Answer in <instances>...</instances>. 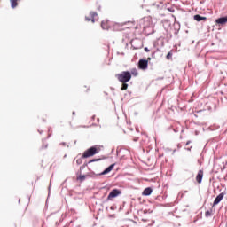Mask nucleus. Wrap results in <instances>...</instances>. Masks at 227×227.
I'll use <instances>...</instances> for the list:
<instances>
[{"label": "nucleus", "mask_w": 227, "mask_h": 227, "mask_svg": "<svg viewBox=\"0 0 227 227\" xmlns=\"http://www.w3.org/2000/svg\"><path fill=\"white\" fill-rule=\"evenodd\" d=\"M117 79L120 82H129L132 79V74L129 71H123L117 74Z\"/></svg>", "instance_id": "obj_1"}, {"label": "nucleus", "mask_w": 227, "mask_h": 227, "mask_svg": "<svg viewBox=\"0 0 227 227\" xmlns=\"http://www.w3.org/2000/svg\"><path fill=\"white\" fill-rule=\"evenodd\" d=\"M98 152H100V147L92 146L83 153L82 158L88 159V157H93V155H97Z\"/></svg>", "instance_id": "obj_2"}, {"label": "nucleus", "mask_w": 227, "mask_h": 227, "mask_svg": "<svg viewBox=\"0 0 227 227\" xmlns=\"http://www.w3.org/2000/svg\"><path fill=\"white\" fill-rule=\"evenodd\" d=\"M120 194H121V192L120 190L114 189L108 194L107 200H112V198H117V196H120Z\"/></svg>", "instance_id": "obj_3"}, {"label": "nucleus", "mask_w": 227, "mask_h": 227, "mask_svg": "<svg viewBox=\"0 0 227 227\" xmlns=\"http://www.w3.org/2000/svg\"><path fill=\"white\" fill-rule=\"evenodd\" d=\"M85 20L88 22L91 20V22L95 23L96 20H98V14L96 12H90V18L85 17Z\"/></svg>", "instance_id": "obj_4"}, {"label": "nucleus", "mask_w": 227, "mask_h": 227, "mask_svg": "<svg viewBox=\"0 0 227 227\" xmlns=\"http://www.w3.org/2000/svg\"><path fill=\"white\" fill-rule=\"evenodd\" d=\"M138 68H140V70H146V68H148V60L141 59L138 61Z\"/></svg>", "instance_id": "obj_5"}, {"label": "nucleus", "mask_w": 227, "mask_h": 227, "mask_svg": "<svg viewBox=\"0 0 227 227\" xmlns=\"http://www.w3.org/2000/svg\"><path fill=\"white\" fill-rule=\"evenodd\" d=\"M226 193L224 192H221L214 200L213 207H215V205H219L221 201H223V198H224V195Z\"/></svg>", "instance_id": "obj_6"}, {"label": "nucleus", "mask_w": 227, "mask_h": 227, "mask_svg": "<svg viewBox=\"0 0 227 227\" xmlns=\"http://www.w3.org/2000/svg\"><path fill=\"white\" fill-rule=\"evenodd\" d=\"M216 24H219L220 26H224V24L227 23V16L225 17H222V18H218L215 20Z\"/></svg>", "instance_id": "obj_7"}, {"label": "nucleus", "mask_w": 227, "mask_h": 227, "mask_svg": "<svg viewBox=\"0 0 227 227\" xmlns=\"http://www.w3.org/2000/svg\"><path fill=\"white\" fill-rule=\"evenodd\" d=\"M196 181L198 184H201L203 181V170H199L197 176H196Z\"/></svg>", "instance_id": "obj_8"}, {"label": "nucleus", "mask_w": 227, "mask_h": 227, "mask_svg": "<svg viewBox=\"0 0 227 227\" xmlns=\"http://www.w3.org/2000/svg\"><path fill=\"white\" fill-rule=\"evenodd\" d=\"M194 20H196L197 22H201V20H207V17H203L200 14H196L193 17Z\"/></svg>", "instance_id": "obj_9"}, {"label": "nucleus", "mask_w": 227, "mask_h": 227, "mask_svg": "<svg viewBox=\"0 0 227 227\" xmlns=\"http://www.w3.org/2000/svg\"><path fill=\"white\" fill-rule=\"evenodd\" d=\"M114 166H115V164L110 165L108 168H106L101 173V175H107V173H111V170H112V169H114Z\"/></svg>", "instance_id": "obj_10"}, {"label": "nucleus", "mask_w": 227, "mask_h": 227, "mask_svg": "<svg viewBox=\"0 0 227 227\" xmlns=\"http://www.w3.org/2000/svg\"><path fill=\"white\" fill-rule=\"evenodd\" d=\"M114 166H115V164L110 165L108 168H106L101 173V175H107V173H111V170H112V169H114Z\"/></svg>", "instance_id": "obj_11"}, {"label": "nucleus", "mask_w": 227, "mask_h": 227, "mask_svg": "<svg viewBox=\"0 0 227 227\" xmlns=\"http://www.w3.org/2000/svg\"><path fill=\"white\" fill-rule=\"evenodd\" d=\"M152 192H153V190L150 187H147L143 191L142 194L143 196H150Z\"/></svg>", "instance_id": "obj_12"}, {"label": "nucleus", "mask_w": 227, "mask_h": 227, "mask_svg": "<svg viewBox=\"0 0 227 227\" xmlns=\"http://www.w3.org/2000/svg\"><path fill=\"white\" fill-rule=\"evenodd\" d=\"M20 0H10L12 8H17Z\"/></svg>", "instance_id": "obj_13"}, {"label": "nucleus", "mask_w": 227, "mask_h": 227, "mask_svg": "<svg viewBox=\"0 0 227 227\" xmlns=\"http://www.w3.org/2000/svg\"><path fill=\"white\" fill-rule=\"evenodd\" d=\"M101 27H102V29H109V26L107 25V21H102L101 22Z\"/></svg>", "instance_id": "obj_14"}, {"label": "nucleus", "mask_w": 227, "mask_h": 227, "mask_svg": "<svg viewBox=\"0 0 227 227\" xmlns=\"http://www.w3.org/2000/svg\"><path fill=\"white\" fill-rule=\"evenodd\" d=\"M77 180H81V182H84V180H86V175H80L77 177Z\"/></svg>", "instance_id": "obj_15"}, {"label": "nucleus", "mask_w": 227, "mask_h": 227, "mask_svg": "<svg viewBox=\"0 0 227 227\" xmlns=\"http://www.w3.org/2000/svg\"><path fill=\"white\" fill-rule=\"evenodd\" d=\"M127 88H129V84H127V82H122V86L121 88V91H124Z\"/></svg>", "instance_id": "obj_16"}, {"label": "nucleus", "mask_w": 227, "mask_h": 227, "mask_svg": "<svg viewBox=\"0 0 227 227\" xmlns=\"http://www.w3.org/2000/svg\"><path fill=\"white\" fill-rule=\"evenodd\" d=\"M206 217H212V210H207L205 213Z\"/></svg>", "instance_id": "obj_17"}, {"label": "nucleus", "mask_w": 227, "mask_h": 227, "mask_svg": "<svg viewBox=\"0 0 227 227\" xmlns=\"http://www.w3.org/2000/svg\"><path fill=\"white\" fill-rule=\"evenodd\" d=\"M186 192H188L187 190H185L184 192H179L178 196H180V198H184V196H185Z\"/></svg>", "instance_id": "obj_18"}, {"label": "nucleus", "mask_w": 227, "mask_h": 227, "mask_svg": "<svg viewBox=\"0 0 227 227\" xmlns=\"http://www.w3.org/2000/svg\"><path fill=\"white\" fill-rule=\"evenodd\" d=\"M173 58V53L171 51H169L168 54H167V59H171Z\"/></svg>", "instance_id": "obj_19"}, {"label": "nucleus", "mask_w": 227, "mask_h": 227, "mask_svg": "<svg viewBox=\"0 0 227 227\" xmlns=\"http://www.w3.org/2000/svg\"><path fill=\"white\" fill-rule=\"evenodd\" d=\"M131 74H132V75H134L135 77L137 75V69H133L132 71H131Z\"/></svg>", "instance_id": "obj_20"}, {"label": "nucleus", "mask_w": 227, "mask_h": 227, "mask_svg": "<svg viewBox=\"0 0 227 227\" xmlns=\"http://www.w3.org/2000/svg\"><path fill=\"white\" fill-rule=\"evenodd\" d=\"M98 160H100V159H94V160H91L90 161H89V163L98 162Z\"/></svg>", "instance_id": "obj_21"}, {"label": "nucleus", "mask_w": 227, "mask_h": 227, "mask_svg": "<svg viewBox=\"0 0 227 227\" xmlns=\"http://www.w3.org/2000/svg\"><path fill=\"white\" fill-rule=\"evenodd\" d=\"M136 42H137V39L132 40L131 41V45L134 47V43H136Z\"/></svg>", "instance_id": "obj_22"}, {"label": "nucleus", "mask_w": 227, "mask_h": 227, "mask_svg": "<svg viewBox=\"0 0 227 227\" xmlns=\"http://www.w3.org/2000/svg\"><path fill=\"white\" fill-rule=\"evenodd\" d=\"M144 51H145V52H150V49H148V47L144 48Z\"/></svg>", "instance_id": "obj_23"}, {"label": "nucleus", "mask_w": 227, "mask_h": 227, "mask_svg": "<svg viewBox=\"0 0 227 227\" xmlns=\"http://www.w3.org/2000/svg\"><path fill=\"white\" fill-rule=\"evenodd\" d=\"M191 145V141L186 142V146Z\"/></svg>", "instance_id": "obj_24"}, {"label": "nucleus", "mask_w": 227, "mask_h": 227, "mask_svg": "<svg viewBox=\"0 0 227 227\" xmlns=\"http://www.w3.org/2000/svg\"><path fill=\"white\" fill-rule=\"evenodd\" d=\"M82 169H84V168L83 167H80V170L82 171Z\"/></svg>", "instance_id": "obj_25"}, {"label": "nucleus", "mask_w": 227, "mask_h": 227, "mask_svg": "<svg viewBox=\"0 0 227 227\" xmlns=\"http://www.w3.org/2000/svg\"><path fill=\"white\" fill-rule=\"evenodd\" d=\"M76 162H77V164H81V162H80V160H76Z\"/></svg>", "instance_id": "obj_26"}, {"label": "nucleus", "mask_w": 227, "mask_h": 227, "mask_svg": "<svg viewBox=\"0 0 227 227\" xmlns=\"http://www.w3.org/2000/svg\"><path fill=\"white\" fill-rule=\"evenodd\" d=\"M187 150H188V152H191V148H188Z\"/></svg>", "instance_id": "obj_27"}, {"label": "nucleus", "mask_w": 227, "mask_h": 227, "mask_svg": "<svg viewBox=\"0 0 227 227\" xmlns=\"http://www.w3.org/2000/svg\"><path fill=\"white\" fill-rule=\"evenodd\" d=\"M60 145H67V144H66V143H62V144H60Z\"/></svg>", "instance_id": "obj_28"}, {"label": "nucleus", "mask_w": 227, "mask_h": 227, "mask_svg": "<svg viewBox=\"0 0 227 227\" xmlns=\"http://www.w3.org/2000/svg\"><path fill=\"white\" fill-rule=\"evenodd\" d=\"M73 114H75V112H73Z\"/></svg>", "instance_id": "obj_29"}, {"label": "nucleus", "mask_w": 227, "mask_h": 227, "mask_svg": "<svg viewBox=\"0 0 227 227\" xmlns=\"http://www.w3.org/2000/svg\"><path fill=\"white\" fill-rule=\"evenodd\" d=\"M134 49H137V47H134Z\"/></svg>", "instance_id": "obj_30"}]
</instances>
